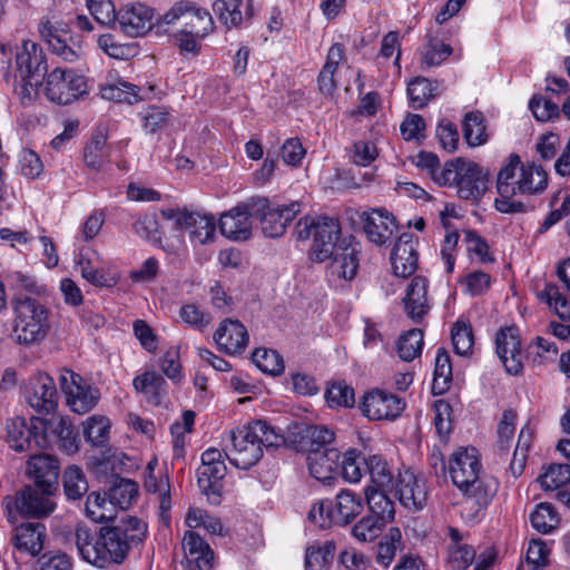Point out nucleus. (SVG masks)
<instances>
[{"instance_id":"aec40b11","label":"nucleus","mask_w":570,"mask_h":570,"mask_svg":"<svg viewBox=\"0 0 570 570\" xmlns=\"http://www.w3.org/2000/svg\"><path fill=\"white\" fill-rule=\"evenodd\" d=\"M495 346L507 372L518 375L522 371V350L518 328L510 326L500 330L495 336Z\"/></svg>"},{"instance_id":"052dcab7","label":"nucleus","mask_w":570,"mask_h":570,"mask_svg":"<svg viewBox=\"0 0 570 570\" xmlns=\"http://www.w3.org/2000/svg\"><path fill=\"white\" fill-rule=\"evenodd\" d=\"M570 481V465L567 463L550 464L544 473L539 476V482L544 490H556Z\"/></svg>"},{"instance_id":"bb28decb","label":"nucleus","mask_w":570,"mask_h":570,"mask_svg":"<svg viewBox=\"0 0 570 570\" xmlns=\"http://www.w3.org/2000/svg\"><path fill=\"white\" fill-rule=\"evenodd\" d=\"M75 539L78 552L86 562L97 568H105L101 529L99 533H95L86 525H78Z\"/></svg>"},{"instance_id":"0e129e2a","label":"nucleus","mask_w":570,"mask_h":570,"mask_svg":"<svg viewBox=\"0 0 570 570\" xmlns=\"http://www.w3.org/2000/svg\"><path fill=\"white\" fill-rule=\"evenodd\" d=\"M185 523L190 529L203 527L212 534H222L223 532L220 520L202 509H189Z\"/></svg>"},{"instance_id":"dca6fc26","label":"nucleus","mask_w":570,"mask_h":570,"mask_svg":"<svg viewBox=\"0 0 570 570\" xmlns=\"http://www.w3.org/2000/svg\"><path fill=\"white\" fill-rule=\"evenodd\" d=\"M396 494L403 507L411 511H420L428 503L430 489L422 474L405 470L397 475Z\"/></svg>"},{"instance_id":"8fccbe9b","label":"nucleus","mask_w":570,"mask_h":570,"mask_svg":"<svg viewBox=\"0 0 570 570\" xmlns=\"http://www.w3.org/2000/svg\"><path fill=\"white\" fill-rule=\"evenodd\" d=\"M335 552V544L326 541L320 547H309L305 553L306 570H328Z\"/></svg>"},{"instance_id":"79ce46f5","label":"nucleus","mask_w":570,"mask_h":570,"mask_svg":"<svg viewBox=\"0 0 570 570\" xmlns=\"http://www.w3.org/2000/svg\"><path fill=\"white\" fill-rule=\"evenodd\" d=\"M484 116L481 111H469L462 122L463 138L470 147H479L487 142Z\"/></svg>"},{"instance_id":"a19ab883","label":"nucleus","mask_w":570,"mask_h":570,"mask_svg":"<svg viewBox=\"0 0 570 570\" xmlns=\"http://www.w3.org/2000/svg\"><path fill=\"white\" fill-rule=\"evenodd\" d=\"M45 422L46 429L42 431V433H46L48 430H50L51 433L57 436L60 448H62L67 453H73L78 450V433L69 420L59 417L52 419L50 421L45 420Z\"/></svg>"},{"instance_id":"49530a36","label":"nucleus","mask_w":570,"mask_h":570,"mask_svg":"<svg viewBox=\"0 0 570 570\" xmlns=\"http://www.w3.org/2000/svg\"><path fill=\"white\" fill-rule=\"evenodd\" d=\"M357 268L358 257L354 247L344 248L341 254L335 255L331 264L332 274L346 281L355 277Z\"/></svg>"},{"instance_id":"0eeeda50","label":"nucleus","mask_w":570,"mask_h":570,"mask_svg":"<svg viewBox=\"0 0 570 570\" xmlns=\"http://www.w3.org/2000/svg\"><path fill=\"white\" fill-rule=\"evenodd\" d=\"M55 488L26 485L16 497H4L2 505L10 523L16 522L13 509L24 518L41 519L50 515L56 509L52 500Z\"/></svg>"},{"instance_id":"13d9d810","label":"nucleus","mask_w":570,"mask_h":570,"mask_svg":"<svg viewBox=\"0 0 570 570\" xmlns=\"http://www.w3.org/2000/svg\"><path fill=\"white\" fill-rule=\"evenodd\" d=\"M434 87L432 82L423 77H416L407 85V96L412 108L420 109L428 105L434 97Z\"/></svg>"},{"instance_id":"c756f323","label":"nucleus","mask_w":570,"mask_h":570,"mask_svg":"<svg viewBox=\"0 0 570 570\" xmlns=\"http://www.w3.org/2000/svg\"><path fill=\"white\" fill-rule=\"evenodd\" d=\"M45 538L46 527L43 524L27 522L14 529L11 541L18 550L37 556L43 548Z\"/></svg>"},{"instance_id":"de8ad7c7","label":"nucleus","mask_w":570,"mask_h":570,"mask_svg":"<svg viewBox=\"0 0 570 570\" xmlns=\"http://www.w3.org/2000/svg\"><path fill=\"white\" fill-rule=\"evenodd\" d=\"M110 422L106 416L92 415L83 422V435L94 446L104 445L109 439Z\"/></svg>"},{"instance_id":"2f4dec72","label":"nucleus","mask_w":570,"mask_h":570,"mask_svg":"<svg viewBox=\"0 0 570 570\" xmlns=\"http://www.w3.org/2000/svg\"><path fill=\"white\" fill-rule=\"evenodd\" d=\"M132 386L153 406H159L167 393L165 379L155 371H146L137 375L132 381Z\"/></svg>"},{"instance_id":"c85d7f7f","label":"nucleus","mask_w":570,"mask_h":570,"mask_svg":"<svg viewBox=\"0 0 570 570\" xmlns=\"http://www.w3.org/2000/svg\"><path fill=\"white\" fill-rule=\"evenodd\" d=\"M27 474L37 487L55 488L58 482L59 464L49 454L33 455L28 461Z\"/></svg>"},{"instance_id":"4be33fe9","label":"nucleus","mask_w":570,"mask_h":570,"mask_svg":"<svg viewBox=\"0 0 570 570\" xmlns=\"http://www.w3.org/2000/svg\"><path fill=\"white\" fill-rule=\"evenodd\" d=\"M429 281L423 276L413 277L406 286L402 302L407 317L420 324L431 308L428 295Z\"/></svg>"},{"instance_id":"5fc2aeb1","label":"nucleus","mask_w":570,"mask_h":570,"mask_svg":"<svg viewBox=\"0 0 570 570\" xmlns=\"http://www.w3.org/2000/svg\"><path fill=\"white\" fill-rule=\"evenodd\" d=\"M63 490L69 500H78L88 491V482L83 471L71 465L63 473Z\"/></svg>"},{"instance_id":"423d86ee","label":"nucleus","mask_w":570,"mask_h":570,"mask_svg":"<svg viewBox=\"0 0 570 570\" xmlns=\"http://www.w3.org/2000/svg\"><path fill=\"white\" fill-rule=\"evenodd\" d=\"M440 186H454L462 199H479L488 189L489 174L476 163L458 157L446 161L438 178Z\"/></svg>"},{"instance_id":"7ed1b4c3","label":"nucleus","mask_w":570,"mask_h":570,"mask_svg":"<svg viewBox=\"0 0 570 570\" xmlns=\"http://www.w3.org/2000/svg\"><path fill=\"white\" fill-rule=\"evenodd\" d=\"M47 71L41 47L32 40H23L16 53V78L20 81L17 94L22 106H30L38 98Z\"/></svg>"},{"instance_id":"72a5a7b5","label":"nucleus","mask_w":570,"mask_h":570,"mask_svg":"<svg viewBox=\"0 0 570 570\" xmlns=\"http://www.w3.org/2000/svg\"><path fill=\"white\" fill-rule=\"evenodd\" d=\"M226 474V464L223 461L214 464L202 465L197 472V481L200 490L212 500L214 503L218 502L220 494V480Z\"/></svg>"},{"instance_id":"f8f14e48","label":"nucleus","mask_w":570,"mask_h":570,"mask_svg":"<svg viewBox=\"0 0 570 570\" xmlns=\"http://www.w3.org/2000/svg\"><path fill=\"white\" fill-rule=\"evenodd\" d=\"M59 382L62 392L66 394L70 409L78 414H85L96 406L100 399L97 387L88 384L86 380L70 371L61 370Z\"/></svg>"},{"instance_id":"1a4fd4ad","label":"nucleus","mask_w":570,"mask_h":570,"mask_svg":"<svg viewBox=\"0 0 570 570\" xmlns=\"http://www.w3.org/2000/svg\"><path fill=\"white\" fill-rule=\"evenodd\" d=\"M519 167L520 156L511 154L498 173L495 184L498 197L494 199V207L500 213L517 214L525 212V205L520 199L524 197V194L518 190L521 184Z\"/></svg>"},{"instance_id":"e2e57ef3","label":"nucleus","mask_w":570,"mask_h":570,"mask_svg":"<svg viewBox=\"0 0 570 570\" xmlns=\"http://www.w3.org/2000/svg\"><path fill=\"white\" fill-rule=\"evenodd\" d=\"M451 340L454 352L461 356H468L473 348V333L470 325L458 321L451 331Z\"/></svg>"},{"instance_id":"774afa93","label":"nucleus","mask_w":570,"mask_h":570,"mask_svg":"<svg viewBox=\"0 0 570 570\" xmlns=\"http://www.w3.org/2000/svg\"><path fill=\"white\" fill-rule=\"evenodd\" d=\"M386 525L374 515H365L352 528V534L362 542L375 540Z\"/></svg>"},{"instance_id":"c9c22d12","label":"nucleus","mask_w":570,"mask_h":570,"mask_svg":"<svg viewBox=\"0 0 570 570\" xmlns=\"http://www.w3.org/2000/svg\"><path fill=\"white\" fill-rule=\"evenodd\" d=\"M109 147L107 146V135L102 130H97L83 148V161L92 170H100L109 163Z\"/></svg>"},{"instance_id":"6e6552de","label":"nucleus","mask_w":570,"mask_h":570,"mask_svg":"<svg viewBox=\"0 0 570 570\" xmlns=\"http://www.w3.org/2000/svg\"><path fill=\"white\" fill-rule=\"evenodd\" d=\"M173 35L208 36L214 29L210 13L189 1L175 3L163 17Z\"/></svg>"},{"instance_id":"338daca9","label":"nucleus","mask_w":570,"mask_h":570,"mask_svg":"<svg viewBox=\"0 0 570 570\" xmlns=\"http://www.w3.org/2000/svg\"><path fill=\"white\" fill-rule=\"evenodd\" d=\"M325 397L331 407H351L355 403L353 387L341 381L332 383L326 391Z\"/></svg>"},{"instance_id":"a211bd4d","label":"nucleus","mask_w":570,"mask_h":570,"mask_svg":"<svg viewBox=\"0 0 570 570\" xmlns=\"http://www.w3.org/2000/svg\"><path fill=\"white\" fill-rule=\"evenodd\" d=\"M257 214L254 199L244 205H238L223 214L219 219L220 233L232 240H246L252 234L250 217Z\"/></svg>"},{"instance_id":"bf43d9fd","label":"nucleus","mask_w":570,"mask_h":570,"mask_svg":"<svg viewBox=\"0 0 570 570\" xmlns=\"http://www.w3.org/2000/svg\"><path fill=\"white\" fill-rule=\"evenodd\" d=\"M363 465H366V458L355 449H350L343 454L342 475L350 483H357L363 476Z\"/></svg>"},{"instance_id":"69168bd1","label":"nucleus","mask_w":570,"mask_h":570,"mask_svg":"<svg viewBox=\"0 0 570 570\" xmlns=\"http://www.w3.org/2000/svg\"><path fill=\"white\" fill-rule=\"evenodd\" d=\"M529 108L538 121L547 122L560 117V107L550 98L534 95L529 101Z\"/></svg>"},{"instance_id":"864d4df0","label":"nucleus","mask_w":570,"mask_h":570,"mask_svg":"<svg viewBox=\"0 0 570 570\" xmlns=\"http://www.w3.org/2000/svg\"><path fill=\"white\" fill-rule=\"evenodd\" d=\"M252 360L262 372L273 376L281 375L285 368L283 357L275 350L256 348Z\"/></svg>"},{"instance_id":"09e8293b","label":"nucleus","mask_w":570,"mask_h":570,"mask_svg":"<svg viewBox=\"0 0 570 570\" xmlns=\"http://www.w3.org/2000/svg\"><path fill=\"white\" fill-rule=\"evenodd\" d=\"M423 331L420 328L409 330L397 341V354L401 360L411 362L421 355L423 347Z\"/></svg>"},{"instance_id":"412c9836","label":"nucleus","mask_w":570,"mask_h":570,"mask_svg":"<svg viewBox=\"0 0 570 570\" xmlns=\"http://www.w3.org/2000/svg\"><path fill=\"white\" fill-rule=\"evenodd\" d=\"M154 10L144 3H130L117 12V28L130 37L144 36L153 27Z\"/></svg>"},{"instance_id":"a878e982","label":"nucleus","mask_w":570,"mask_h":570,"mask_svg":"<svg viewBox=\"0 0 570 570\" xmlns=\"http://www.w3.org/2000/svg\"><path fill=\"white\" fill-rule=\"evenodd\" d=\"M417 239L412 235L402 234L393 247L391 262L394 274L400 277L412 275L417 268Z\"/></svg>"},{"instance_id":"473e14b6","label":"nucleus","mask_w":570,"mask_h":570,"mask_svg":"<svg viewBox=\"0 0 570 570\" xmlns=\"http://www.w3.org/2000/svg\"><path fill=\"white\" fill-rule=\"evenodd\" d=\"M213 9L227 28L238 27L252 17L249 0H216Z\"/></svg>"},{"instance_id":"39448f33","label":"nucleus","mask_w":570,"mask_h":570,"mask_svg":"<svg viewBox=\"0 0 570 570\" xmlns=\"http://www.w3.org/2000/svg\"><path fill=\"white\" fill-rule=\"evenodd\" d=\"M104 564L121 563L129 550L142 542L147 534V524L137 517L126 515L114 525L101 527Z\"/></svg>"},{"instance_id":"a18cd8bd","label":"nucleus","mask_w":570,"mask_h":570,"mask_svg":"<svg viewBox=\"0 0 570 570\" xmlns=\"http://www.w3.org/2000/svg\"><path fill=\"white\" fill-rule=\"evenodd\" d=\"M530 521L537 531L547 534L558 528L560 519L551 503L541 502L530 514Z\"/></svg>"},{"instance_id":"58836bf2","label":"nucleus","mask_w":570,"mask_h":570,"mask_svg":"<svg viewBox=\"0 0 570 570\" xmlns=\"http://www.w3.org/2000/svg\"><path fill=\"white\" fill-rule=\"evenodd\" d=\"M298 435L301 436V446L308 453L312 451H323L326 445L334 441V431L324 425H305Z\"/></svg>"},{"instance_id":"3c124183","label":"nucleus","mask_w":570,"mask_h":570,"mask_svg":"<svg viewBox=\"0 0 570 570\" xmlns=\"http://www.w3.org/2000/svg\"><path fill=\"white\" fill-rule=\"evenodd\" d=\"M538 297L547 303L561 320L570 321V299L560 292L557 285L547 284Z\"/></svg>"},{"instance_id":"b1692460","label":"nucleus","mask_w":570,"mask_h":570,"mask_svg":"<svg viewBox=\"0 0 570 570\" xmlns=\"http://www.w3.org/2000/svg\"><path fill=\"white\" fill-rule=\"evenodd\" d=\"M38 30L41 39L53 55L68 62H73L79 58V51L67 43L68 32L58 22L42 18Z\"/></svg>"},{"instance_id":"393cba45","label":"nucleus","mask_w":570,"mask_h":570,"mask_svg":"<svg viewBox=\"0 0 570 570\" xmlns=\"http://www.w3.org/2000/svg\"><path fill=\"white\" fill-rule=\"evenodd\" d=\"M214 341L220 351L229 355L240 354L248 344V333L239 321L226 318L217 327Z\"/></svg>"},{"instance_id":"e433bc0d","label":"nucleus","mask_w":570,"mask_h":570,"mask_svg":"<svg viewBox=\"0 0 570 570\" xmlns=\"http://www.w3.org/2000/svg\"><path fill=\"white\" fill-rule=\"evenodd\" d=\"M344 47L341 43H334L328 49L325 65L318 75V88L322 94L332 95L336 89L334 75L338 65L344 60Z\"/></svg>"},{"instance_id":"f704fd0d","label":"nucleus","mask_w":570,"mask_h":570,"mask_svg":"<svg viewBox=\"0 0 570 570\" xmlns=\"http://www.w3.org/2000/svg\"><path fill=\"white\" fill-rule=\"evenodd\" d=\"M390 489H377L375 487L365 488V499L372 515L380 519L384 523L394 520L395 504L389 497Z\"/></svg>"},{"instance_id":"6e6d98bb","label":"nucleus","mask_w":570,"mask_h":570,"mask_svg":"<svg viewBox=\"0 0 570 570\" xmlns=\"http://www.w3.org/2000/svg\"><path fill=\"white\" fill-rule=\"evenodd\" d=\"M178 316L181 323L196 331L204 332L212 323L209 313L203 311L195 303H187L180 306Z\"/></svg>"},{"instance_id":"2eb2a0df","label":"nucleus","mask_w":570,"mask_h":570,"mask_svg":"<svg viewBox=\"0 0 570 570\" xmlns=\"http://www.w3.org/2000/svg\"><path fill=\"white\" fill-rule=\"evenodd\" d=\"M254 207L257 210L255 217H258L261 220L263 234L272 238L282 236L287 225L301 212L298 203L271 208L265 198L254 199Z\"/></svg>"},{"instance_id":"9d476101","label":"nucleus","mask_w":570,"mask_h":570,"mask_svg":"<svg viewBox=\"0 0 570 570\" xmlns=\"http://www.w3.org/2000/svg\"><path fill=\"white\" fill-rule=\"evenodd\" d=\"M161 216L170 222L173 227L187 232L195 245H206L215 240L216 219L210 214L168 208L161 210Z\"/></svg>"},{"instance_id":"20e7f679","label":"nucleus","mask_w":570,"mask_h":570,"mask_svg":"<svg viewBox=\"0 0 570 570\" xmlns=\"http://www.w3.org/2000/svg\"><path fill=\"white\" fill-rule=\"evenodd\" d=\"M50 328L49 309L32 297H21L14 304L13 341L23 346L41 343Z\"/></svg>"},{"instance_id":"37998d69","label":"nucleus","mask_w":570,"mask_h":570,"mask_svg":"<svg viewBox=\"0 0 570 570\" xmlns=\"http://www.w3.org/2000/svg\"><path fill=\"white\" fill-rule=\"evenodd\" d=\"M366 469L371 483L367 487L377 489H391L393 484V473L389 463L383 456L372 454L366 458Z\"/></svg>"},{"instance_id":"4c0bfd02","label":"nucleus","mask_w":570,"mask_h":570,"mask_svg":"<svg viewBox=\"0 0 570 570\" xmlns=\"http://www.w3.org/2000/svg\"><path fill=\"white\" fill-rule=\"evenodd\" d=\"M519 171L521 174V184L518 187L519 193L525 196L541 194L548 186V175L546 170L534 164H523L520 160Z\"/></svg>"},{"instance_id":"680f3d73","label":"nucleus","mask_w":570,"mask_h":570,"mask_svg":"<svg viewBox=\"0 0 570 570\" xmlns=\"http://www.w3.org/2000/svg\"><path fill=\"white\" fill-rule=\"evenodd\" d=\"M452 380V364L449 353L444 348H439L435 357V368L433 379V389L438 393H443Z\"/></svg>"},{"instance_id":"5701e85b","label":"nucleus","mask_w":570,"mask_h":570,"mask_svg":"<svg viewBox=\"0 0 570 570\" xmlns=\"http://www.w3.org/2000/svg\"><path fill=\"white\" fill-rule=\"evenodd\" d=\"M361 218L368 240L380 246L387 244L397 229L393 215L383 208L364 212Z\"/></svg>"},{"instance_id":"7c9ffc66","label":"nucleus","mask_w":570,"mask_h":570,"mask_svg":"<svg viewBox=\"0 0 570 570\" xmlns=\"http://www.w3.org/2000/svg\"><path fill=\"white\" fill-rule=\"evenodd\" d=\"M341 454L337 449H324L323 451H312L307 455V465L309 474L321 481L328 482L338 466Z\"/></svg>"},{"instance_id":"ddd939ff","label":"nucleus","mask_w":570,"mask_h":570,"mask_svg":"<svg viewBox=\"0 0 570 570\" xmlns=\"http://www.w3.org/2000/svg\"><path fill=\"white\" fill-rule=\"evenodd\" d=\"M45 429L46 422L41 419H31L30 425L20 416L9 419L6 422L7 442L17 452L30 450L32 443L43 448L47 443L42 435Z\"/></svg>"},{"instance_id":"ea45409f","label":"nucleus","mask_w":570,"mask_h":570,"mask_svg":"<svg viewBox=\"0 0 570 570\" xmlns=\"http://www.w3.org/2000/svg\"><path fill=\"white\" fill-rule=\"evenodd\" d=\"M363 510L361 498L350 490H342L335 498V523L347 524Z\"/></svg>"},{"instance_id":"f257e3e1","label":"nucleus","mask_w":570,"mask_h":570,"mask_svg":"<svg viewBox=\"0 0 570 570\" xmlns=\"http://www.w3.org/2000/svg\"><path fill=\"white\" fill-rule=\"evenodd\" d=\"M481 469L478 450L473 446L459 448L450 456L451 480L474 515L488 508L499 489L497 479L481 474Z\"/></svg>"},{"instance_id":"9b49d317","label":"nucleus","mask_w":570,"mask_h":570,"mask_svg":"<svg viewBox=\"0 0 570 570\" xmlns=\"http://www.w3.org/2000/svg\"><path fill=\"white\" fill-rule=\"evenodd\" d=\"M46 96L58 105H69L87 94V81L83 76L72 70L55 68L46 79Z\"/></svg>"},{"instance_id":"f03ea898","label":"nucleus","mask_w":570,"mask_h":570,"mask_svg":"<svg viewBox=\"0 0 570 570\" xmlns=\"http://www.w3.org/2000/svg\"><path fill=\"white\" fill-rule=\"evenodd\" d=\"M230 444L225 446L229 462L247 470L262 459L263 449L278 446L283 438L264 421H255L230 432Z\"/></svg>"},{"instance_id":"6ab92c4d","label":"nucleus","mask_w":570,"mask_h":570,"mask_svg":"<svg viewBox=\"0 0 570 570\" xmlns=\"http://www.w3.org/2000/svg\"><path fill=\"white\" fill-rule=\"evenodd\" d=\"M340 234L341 227L337 219L330 217L316 218L313 243L309 249L311 257L317 262H325L331 258Z\"/></svg>"},{"instance_id":"603ef678","label":"nucleus","mask_w":570,"mask_h":570,"mask_svg":"<svg viewBox=\"0 0 570 570\" xmlns=\"http://www.w3.org/2000/svg\"><path fill=\"white\" fill-rule=\"evenodd\" d=\"M138 88L127 81L118 80L100 87L101 97L117 102L134 104L138 100Z\"/></svg>"},{"instance_id":"4d7b16f0","label":"nucleus","mask_w":570,"mask_h":570,"mask_svg":"<svg viewBox=\"0 0 570 570\" xmlns=\"http://www.w3.org/2000/svg\"><path fill=\"white\" fill-rule=\"evenodd\" d=\"M138 494V485L129 479H119L110 488L108 495L115 507L126 510L130 507Z\"/></svg>"},{"instance_id":"c03bdc74","label":"nucleus","mask_w":570,"mask_h":570,"mask_svg":"<svg viewBox=\"0 0 570 570\" xmlns=\"http://www.w3.org/2000/svg\"><path fill=\"white\" fill-rule=\"evenodd\" d=\"M115 504L110 497L104 493L92 492L86 500V513L95 522L110 521L114 518Z\"/></svg>"},{"instance_id":"f3484780","label":"nucleus","mask_w":570,"mask_h":570,"mask_svg":"<svg viewBox=\"0 0 570 570\" xmlns=\"http://www.w3.org/2000/svg\"><path fill=\"white\" fill-rule=\"evenodd\" d=\"M24 399L38 413L53 412L57 406V389L53 379L46 373H38L30 377L24 390Z\"/></svg>"},{"instance_id":"4468645a","label":"nucleus","mask_w":570,"mask_h":570,"mask_svg":"<svg viewBox=\"0 0 570 570\" xmlns=\"http://www.w3.org/2000/svg\"><path fill=\"white\" fill-rule=\"evenodd\" d=\"M404 409L403 399L380 389L366 392L361 402L362 414L371 421H394Z\"/></svg>"},{"instance_id":"cd10ccee","label":"nucleus","mask_w":570,"mask_h":570,"mask_svg":"<svg viewBox=\"0 0 570 570\" xmlns=\"http://www.w3.org/2000/svg\"><path fill=\"white\" fill-rule=\"evenodd\" d=\"M181 547L185 553L186 568L193 564L198 570H208L212 568L214 552L199 534L194 531L185 532Z\"/></svg>"}]
</instances>
